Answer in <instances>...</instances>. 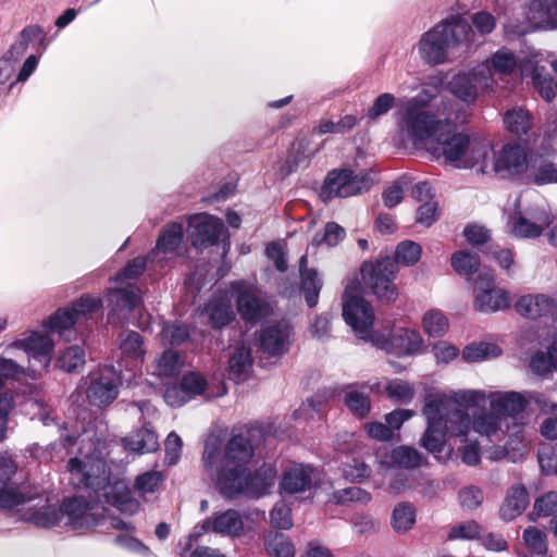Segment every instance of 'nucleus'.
<instances>
[{
  "mask_svg": "<svg viewBox=\"0 0 557 557\" xmlns=\"http://www.w3.org/2000/svg\"><path fill=\"white\" fill-rule=\"evenodd\" d=\"M252 455L250 441L243 435L232 436L224 454H221V441L218 436L211 435L207 438L202 462L223 496L234 498L245 493L259 497L274 484L276 471L271 465H263L253 476L247 471Z\"/></svg>",
  "mask_w": 557,
  "mask_h": 557,
  "instance_id": "1",
  "label": "nucleus"
},
{
  "mask_svg": "<svg viewBox=\"0 0 557 557\" xmlns=\"http://www.w3.org/2000/svg\"><path fill=\"white\" fill-rule=\"evenodd\" d=\"M252 455L250 441L243 435L232 436L224 454H221V441L218 436L211 435L207 438L202 462L223 496L234 498L245 493L259 497L274 484L276 471L271 465H263L253 476L247 471Z\"/></svg>",
  "mask_w": 557,
  "mask_h": 557,
  "instance_id": "2",
  "label": "nucleus"
},
{
  "mask_svg": "<svg viewBox=\"0 0 557 557\" xmlns=\"http://www.w3.org/2000/svg\"><path fill=\"white\" fill-rule=\"evenodd\" d=\"M484 401L485 392L481 389L429 393L422 409L426 429L421 446L437 460H447L451 449L445 451V436H467L470 431V416L467 410Z\"/></svg>",
  "mask_w": 557,
  "mask_h": 557,
  "instance_id": "3",
  "label": "nucleus"
},
{
  "mask_svg": "<svg viewBox=\"0 0 557 557\" xmlns=\"http://www.w3.org/2000/svg\"><path fill=\"white\" fill-rule=\"evenodd\" d=\"M437 92L438 88L436 86L428 85L417 96L401 100L396 112L397 126L401 138L426 152L431 151V146H434L450 120L453 108L450 100L441 103L444 119L426 110L436 98Z\"/></svg>",
  "mask_w": 557,
  "mask_h": 557,
  "instance_id": "4",
  "label": "nucleus"
},
{
  "mask_svg": "<svg viewBox=\"0 0 557 557\" xmlns=\"http://www.w3.org/2000/svg\"><path fill=\"white\" fill-rule=\"evenodd\" d=\"M67 470L73 483L78 487L92 490L98 498H104L106 503L115 507L121 512L134 513L139 504L132 497L127 484L123 480L109 481L107 466L103 459L95 455H88L85 459L71 458Z\"/></svg>",
  "mask_w": 557,
  "mask_h": 557,
  "instance_id": "5",
  "label": "nucleus"
},
{
  "mask_svg": "<svg viewBox=\"0 0 557 557\" xmlns=\"http://www.w3.org/2000/svg\"><path fill=\"white\" fill-rule=\"evenodd\" d=\"M429 153L454 169L485 174L491 144L465 132H454V124L449 120Z\"/></svg>",
  "mask_w": 557,
  "mask_h": 557,
  "instance_id": "6",
  "label": "nucleus"
},
{
  "mask_svg": "<svg viewBox=\"0 0 557 557\" xmlns=\"http://www.w3.org/2000/svg\"><path fill=\"white\" fill-rule=\"evenodd\" d=\"M473 32L468 21L450 16L422 34L417 49L421 60L429 65L451 62L457 52L472 41Z\"/></svg>",
  "mask_w": 557,
  "mask_h": 557,
  "instance_id": "7",
  "label": "nucleus"
},
{
  "mask_svg": "<svg viewBox=\"0 0 557 557\" xmlns=\"http://www.w3.org/2000/svg\"><path fill=\"white\" fill-rule=\"evenodd\" d=\"M421 253L422 248L418 243L404 240L397 245L395 259L385 257L375 263H364L361 268L362 280L380 300L395 301L398 293L393 281L398 272V263L413 265L420 260Z\"/></svg>",
  "mask_w": 557,
  "mask_h": 557,
  "instance_id": "8",
  "label": "nucleus"
},
{
  "mask_svg": "<svg viewBox=\"0 0 557 557\" xmlns=\"http://www.w3.org/2000/svg\"><path fill=\"white\" fill-rule=\"evenodd\" d=\"M97 506L82 496L67 498L61 506L40 498L28 516L29 522L41 528L59 525L64 519L65 525L76 531H85L98 524Z\"/></svg>",
  "mask_w": 557,
  "mask_h": 557,
  "instance_id": "9",
  "label": "nucleus"
},
{
  "mask_svg": "<svg viewBox=\"0 0 557 557\" xmlns=\"http://www.w3.org/2000/svg\"><path fill=\"white\" fill-rule=\"evenodd\" d=\"M102 307V299L91 295H83L70 307L59 308L45 323V329L59 334L64 341H70L73 327L92 319Z\"/></svg>",
  "mask_w": 557,
  "mask_h": 557,
  "instance_id": "10",
  "label": "nucleus"
},
{
  "mask_svg": "<svg viewBox=\"0 0 557 557\" xmlns=\"http://www.w3.org/2000/svg\"><path fill=\"white\" fill-rule=\"evenodd\" d=\"M533 395H543L540 392H494L485 394V400H490L491 409L497 410L505 418V422L509 424L511 432L519 430L520 434H524V426L530 421V414L527 412L529 404L534 403Z\"/></svg>",
  "mask_w": 557,
  "mask_h": 557,
  "instance_id": "11",
  "label": "nucleus"
},
{
  "mask_svg": "<svg viewBox=\"0 0 557 557\" xmlns=\"http://www.w3.org/2000/svg\"><path fill=\"white\" fill-rule=\"evenodd\" d=\"M488 63H480L470 71L455 74L447 83L448 91L463 103L473 104L481 95L493 88Z\"/></svg>",
  "mask_w": 557,
  "mask_h": 557,
  "instance_id": "12",
  "label": "nucleus"
},
{
  "mask_svg": "<svg viewBox=\"0 0 557 557\" xmlns=\"http://www.w3.org/2000/svg\"><path fill=\"white\" fill-rule=\"evenodd\" d=\"M527 196H533L537 201L511 218V233L519 238H536L553 223L554 216L547 201L536 191Z\"/></svg>",
  "mask_w": 557,
  "mask_h": 557,
  "instance_id": "13",
  "label": "nucleus"
},
{
  "mask_svg": "<svg viewBox=\"0 0 557 557\" xmlns=\"http://www.w3.org/2000/svg\"><path fill=\"white\" fill-rule=\"evenodd\" d=\"M372 183L373 181L367 172L355 173L350 169H335L330 171L325 177L322 196L324 199L356 196L369 190Z\"/></svg>",
  "mask_w": 557,
  "mask_h": 557,
  "instance_id": "14",
  "label": "nucleus"
},
{
  "mask_svg": "<svg viewBox=\"0 0 557 557\" xmlns=\"http://www.w3.org/2000/svg\"><path fill=\"white\" fill-rule=\"evenodd\" d=\"M343 317L359 338L371 343L376 334L372 329L374 321L372 307L350 288H347L344 294Z\"/></svg>",
  "mask_w": 557,
  "mask_h": 557,
  "instance_id": "15",
  "label": "nucleus"
},
{
  "mask_svg": "<svg viewBox=\"0 0 557 557\" xmlns=\"http://www.w3.org/2000/svg\"><path fill=\"white\" fill-rule=\"evenodd\" d=\"M121 384V370L114 366H103L89 374L87 399L92 406L106 407L117 397Z\"/></svg>",
  "mask_w": 557,
  "mask_h": 557,
  "instance_id": "16",
  "label": "nucleus"
},
{
  "mask_svg": "<svg viewBox=\"0 0 557 557\" xmlns=\"http://www.w3.org/2000/svg\"><path fill=\"white\" fill-rule=\"evenodd\" d=\"M243 515L235 509L213 512L194 527L191 536L199 537L206 533H214L223 537H239L244 534Z\"/></svg>",
  "mask_w": 557,
  "mask_h": 557,
  "instance_id": "17",
  "label": "nucleus"
},
{
  "mask_svg": "<svg viewBox=\"0 0 557 557\" xmlns=\"http://www.w3.org/2000/svg\"><path fill=\"white\" fill-rule=\"evenodd\" d=\"M487 165L485 174L495 173L503 177L522 174L530 168L524 149L512 144L503 146L497 152L491 148Z\"/></svg>",
  "mask_w": 557,
  "mask_h": 557,
  "instance_id": "18",
  "label": "nucleus"
},
{
  "mask_svg": "<svg viewBox=\"0 0 557 557\" xmlns=\"http://www.w3.org/2000/svg\"><path fill=\"white\" fill-rule=\"evenodd\" d=\"M474 285V306L479 311L490 313L509 307V296L505 290L495 287L491 270L480 271Z\"/></svg>",
  "mask_w": 557,
  "mask_h": 557,
  "instance_id": "19",
  "label": "nucleus"
},
{
  "mask_svg": "<svg viewBox=\"0 0 557 557\" xmlns=\"http://www.w3.org/2000/svg\"><path fill=\"white\" fill-rule=\"evenodd\" d=\"M528 18L527 25H506L507 35L523 36L540 28H557V0H532L529 5Z\"/></svg>",
  "mask_w": 557,
  "mask_h": 557,
  "instance_id": "20",
  "label": "nucleus"
},
{
  "mask_svg": "<svg viewBox=\"0 0 557 557\" xmlns=\"http://www.w3.org/2000/svg\"><path fill=\"white\" fill-rule=\"evenodd\" d=\"M230 288L236 295L237 310L243 320L255 323L267 313L268 304L253 284L238 280L232 282Z\"/></svg>",
  "mask_w": 557,
  "mask_h": 557,
  "instance_id": "21",
  "label": "nucleus"
},
{
  "mask_svg": "<svg viewBox=\"0 0 557 557\" xmlns=\"http://www.w3.org/2000/svg\"><path fill=\"white\" fill-rule=\"evenodd\" d=\"M188 232L193 246L198 249L216 245L227 234L223 221L207 213L191 215Z\"/></svg>",
  "mask_w": 557,
  "mask_h": 557,
  "instance_id": "22",
  "label": "nucleus"
},
{
  "mask_svg": "<svg viewBox=\"0 0 557 557\" xmlns=\"http://www.w3.org/2000/svg\"><path fill=\"white\" fill-rule=\"evenodd\" d=\"M371 343L389 354L410 356L421 350L423 338L416 330L397 327L394 329L388 336L376 333Z\"/></svg>",
  "mask_w": 557,
  "mask_h": 557,
  "instance_id": "23",
  "label": "nucleus"
},
{
  "mask_svg": "<svg viewBox=\"0 0 557 557\" xmlns=\"http://www.w3.org/2000/svg\"><path fill=\"white\" fill-rule=\"evenodd\" d=\"M320 480V472L310 465H295L288 468L280 483L281 494H299L313 488Z\"/></svg>",
  "mask_w": 557,
  "mask_h": 557,
  "instance_id": "24",
  "label": "nucleus"
},
{
  "mask_svg": "<svg viewBox=\"0 0 557 557\" xmlns=\"http://www.w3.org/2000/svg\"><path fill=\"white\" fill-rule=\"evenodd\" d=\"M11 346L23 349L27 354L30 369L35 371L36 363L40 369L48 368L54 344L47 334L32 332L29 336L15 341Z\"/></svg>",
  "mask_w": 557,
  "mask_h": 557,
  "instance_id": "25",
  "label": "nucleus"
},
{
  "mask_svg": "<svg viewBox=\"0 0 557 557\" xmlns=\"http://www.w3.org/2000/svg\"><path fill=\"white\" fill-rule=\"evenodd\" d=\"M293 327L287 321L265 326L259 335L261 349L270 356H282L289 350Z\"/></svg>",
  "mask_w": 557,
  "mask_h": 557,
  "instance_id": "26",
  "label": "nucleus"
},
{
  "mask_svg": "<svg viewBox=\"0 0 557 557\" xmlns=\"http://www.w3.org/2000/svg\"><path fill=\"white\" fill-rule=\"evenodd\" d=\"M470 429L491 441L502 440L506 434L511 433L505 418L497 410L491 408L475 411L472 419L470 418Z\"/></svg>",
  "mask_w": 557,
  "mask_h": 557,
  "instance_id": "27",
  "label": "nucleus"
},
{
  "mask_svg": "<svg viewBox=\"0 0 557 557\" xmlns=\"http://www.w3.org/2000/svg\"><path fill=\"white\" fill-rule=\"evenodd\" d=\"M520 72L522 76H531L534 88L541 97L550 101L557 92V84L544 65H540L539 54L532 53L529 61H521Z\"/></svg>",
  "mask_w": 557,
  "mask_h": 557,
  "instance_id": "28",
  "label": "nucleus"
},
{
  "mask_svg": "<svg viewBox=\"0 0 557 557\" xmlns=\"http://www.w3.org/2000/svg\"><path fill=\"white\" fill-rule=\"evenodd\" d=\"M319 150L310 148L309 139L301 137L297 138L288 151L287 158L280 161L277 164V175L285 178L289 174L297 171L299 168H305L309 164L310 159Z\"/></svg>",
  "mask_w": 557,
  "mask_h": 557,
  "instance_id": "29",
  "label": "nucleus"
},
{
  "mask_svg": "<svg viewBox=\"0 0 557 557\" xmlns=\"http://www.w3.org/2000/svg\"><path fill=\"white\" fill-rule=\"evenodd\" d=\"M379 383L373 385L368 384H349L346 386L344 404L350 412L358 418H366L371 409V400L369 397L370 392L377 391Z\"/></svg>",
  "mask_w": 557,
  "mask_h": 557,
  "instance_id": "30",
  "label": "nucleus"
},
{
  "mask_svg": "<svg viewBox=\"0 0 557 557\" xmlns=\"http://www.w3.org/2000/svg\"><path fill=\"white\" fill-rule=\"evenodd\" d=\"M527 434H520V431H513L508 434V440L504 446H492L485 450V456L492 461L508 459L517 462L523 455V450L528 445Z\"/></svg>",
  "mask_w": 557,
  "mask_h": 557,
  "instance_id": "31",
  "label": "nucleus"
},
{
  "mask_svg": "<svg viewBox=\"0 0 557 557\" xmlns=\"http://www.w3.org/2000/svg\"><path fill=\"white\" fill-rule=\"evenodd\" d=\"M504 124L512 136L524 144L531 143L534 132L532 116L529 111L522 108L508 110L504 115Z\"/></svg>",
  "mask_w": 557,
  "mask_h": 557,
  "instance_id": "32",
  "label": "nucleus"
},
{
  "mask_svg": "<svg viewBox=\"0 0 557 557\" xmlns=\"http://www.w3.org/2000/svg\"><path fill=\"white\" fill-rule=\"evenodd\" d=\"M203 310L213 329H222L235 319L231 299L225 294H213Z\"/></svg>",
  "mask_w": 557,
  "mask_h": 557,
  "instance_id": "33",
  "label": "nucleus"
},
{
  "mask_svg": "<svg viewBox=\"0 0 557 557\" xmlns=\"http://www.w3.org/2000/svg\"><path fill=\"white\" fill-rule=\"evenodd\" d=\"M9 482H0V508L13 509L18 506H23L25 509V519L29 521L28 516L40 498H45L40 495H28L23 492L20 487H9Z\"/></svg>",
  "mask_w": 557,
  "mask_h": 557,
  "instance_id": "34",
  "label": "nucleus"
},
{
  "mask_svg": "<svg viewBox=\"0 0 557 557\" xmlns=\"http://www.w3.org/2000/svg\"><path fill=\"white\" fill-rule=\"evenodd\" d=\"M529 503L527 488L521 484L513 485L507 491L499 509V516L505 521H511L525 510Z\"/></svg>",
  "mask_w": 557,
  "mask_h": 557,
  "instance_id": "35",
  "label": "nucleus"
},
{
  "mask_svg": "<svg viewBox=\"0 0 557 557\" xmlns=\"http://www.w3.org/2000/svg\"><path fill=\"white\" fill-rule=\"evenodd\" d=\"M553 306V299L543 294L523 295L515 305L517 312L529 319H536L549 313Z\"/></svg>",
  "mask_w": 557,
  "mask_h": 557,
  "instance_id": "36",
  "label": "nucleus"
},
{
  "mask_svg": "<svg viewBox=\"0 0 557 557\" xmlns=\"http://www.w3.org/2000/svg\"><path fill=\"white\" fill-rule=\"evenodd\" d=\"M183 225L177 222L168 224L160 234L156 249L148 255V259L153 261L160 253H171L178 249L183 242Z\"/></svg>",
  "mask_w": 557,
  "mask_h": 557,
  "instance_id": "37",
  "label": "nucleus"
},
{
  "mask_svg": "<svg viewBox=\"0 0 557 557\" xmlns=\"http://www.w3.org/2000/svg\"><path fill=\"white\" fill-rule=\"evenodd\" d=\"M307 256H301L299 260L301 290L305 295L307 305L309 307H314L318 304L319 294L322 288V281L314 269L307 268Z\"/></svg>",
  "mask_w": 557,
  "mask_h": 557,
  "instance_id": "38",
  "label": "nucleus"
},
{
  "mask_svg": "<svg viewBox=\"0 0 557 557\" xmlns=\"http://www.w3.org/2000/svg\"><path fill=\"white\" fill-rule=\"evenodd\" d=\"M521 61H529V59H518L508 48H500L483 63H488L494 81L495 74L500 76L511 75L518 67L520 69Z\"/></svg>",
  "mask_w": 557,
  "mask_h": 557,
  "instance_id": "39",
  "label": "nucleus"
},
{
  "mask_svg": "<svg viewBox=\"0 0 557 557\" xmlns=\"http://www.w3.org/2000/svg\"><path fill=\"white\" fill-rule=\"evenodd\" d=\"M123 443L127 450L138 454L152 453L159 447L157 434L147 426L132 432L123 440Z\"/></svg>",
  "mask_w": 557,
  "mask_h": 557,
  "instance_id": "40",
  "label": "nucleus"
},
{
  "mask_svg": "<svg viewBox=\"0 0 557 557\" xmlns=\"http://www.w3.org/2000/svg\"><path fill=\"white\" fill-rule=\"evenodd\" d=\"M138 292V288H136L133 284H126L125 286L109 290L107 300L109 306H111L114 311H131L135 309L140 301Z\"/></svg>",
  "mask_w": 557,
  "mask_h": 557,
  "instance_id": "41",
  "label": "nucleus"
},
{
  "mask_svg": "<svg viewBox=\"0 0 557 557\" xmlns=\"http://www.w3.org/2000/svg\"><path fill=\"white\" fill-rule=\"evenodd\" d=\"M252 366L251 350L244 346H237L228 360V372L235 382H242L249 376Z\"/></svg>",
  "mask_w": 557,
  "mask_h": 557,
  "instance_id": "42",
  "label": "nucleus"
},
{
  "mask_svg": "<svg viewBox=\"0 0 557 557\" xmlns=\"http://www.w3.org/2000/svg\"><path fill=\"white\" fill-rule=\"evenodd\" d=\"M535 405L547 418L541 425V433L548 440L557 438V403L553 401L546 395H533Z\"/></svg>",
  "mask_w": 557,
  "mask_h": 557,
  "instance_id": "43",
  "label": "nucleus"
},
{
  "mask_svg": "<svg viewBox=\"0 0 557 557\" xmlns=\"http://www.w3.org/2000/svg\"><path fill=\"white\" fill-rule=\"evenodd\" d=\"M416 507L408 502L398 503L392 512L391 525L396 533L404 534L416 523Z\"/></svg>",
  "mask_w": 557,
  "mask_h": 557,
  "instance_id": "44",
  "label": "nucleus"
},
{
  "mask_svg": "<svg viewBox=\"0 0 557 557\" xmlns=\"http://www.w3.org/2000/svg\"><path fill=\"white\" fill-rule=\"evenodd\" d=\"M529 170L535 185L557 184V163L543 158L535 159Z\"/></svg>",
  "mask_w": 557,
  "mask_h": 557,
  "instance_id": "45",
  "label": "nucleus"
},
{
  "mask_svg": "<svg viewBox=\"0 0 557 557\" xmlns=\"http://www.w3.org/2000/svg\"><path fill=\"white\" fill-rule=\"evenodd\" d=\"M183 361L178 352L168 349L154 360L153 373L159 377H171L181 372Z\"/></svg>",
  "mask_w": 557,
  "mask_h": 557,
  "instance_id": "46",
  "label": "nucleus"
},
{
  "mask_svg": "<svg viewBox=\"0 0 557 557\" xmlns=\"http://www.w3.org/2000/svg\"><path fill=\"white\" fill-rule=\"evenodd\" d=\"M120 349L122 354L134 360H140L146 350L141 336L135 331H124L120 335Z\"/></svg>",
  "mask_w": 557,
  "mask_h": 557,
  "instance_id": "47",
  "label": "nucleus"
},
{
  "mask_svg": "<svg viewBox=\"0 0 557 557\" xmlns=\"http://www.w3.org/2000/svg\"><path fill=\"white\" fill-rule=\"evenodd\" d=\"M502 354V349L492 343L479 342L472 343L462 350V358L467 362H480L491 357Z\"/></svg>",
  "mask_w": 557,
  "mask_h": 557,
  "instance_id": "48",
  "label": "nucleus"
},
{
  "mask_svg": "<svg viewBox=\"0 0 557 557\" xmlns=\"http://www.w3.org/2000/svg\"><path fill=\"white\" fill-rule=\"evenodd\" d=\"M267 552L275 557H294V546L286 536L276 531L269 532L264 537Z\"/></svg>",
  "mask_w": 557,
  "mask_h": 557,
  "instance_id": "49",
  "label": "nucleus"
},
{
  "mask_svg": "<svg viewBox=\"0 0 557 557\" xmlns=\"http://www.w3.org/2000/svg\"><path fill=\"white\" fill-rule=\"evenodd\" d=\"M384 389L392 400L403 405L410 404L416 395L413 385L401 379L389 380Z\"/></svg>",
  "mask_w": 557,
  "mask_h": 557,
  "instance_id": "50",
  "label": "nucleus"
},
{
  "mask_svg": "<svg viewBox=\"0 0 557 557\" xmlns=\"http://www.w3.org/2000/svg\"><path fill=\"white\" fill-rule=\"evenodd\" d=\"M422 460L423 456L410 446H397L392 451V461L399 468L414 469L422 463Z\"/></svg>",
  "mask_w": 557,
  "mask_h": 557,
  "instance_id": "51",
  "label": "nucleus"
},
{
  "mask_svg": "<svg viewBox=\"0 0 557 557\" xmlns=\"http://www.w3.org/2000/svg\"><path fill=\"white\" fill-rule=\"evenodd\" d=\"M422 325L426 334L432 337H441L448 330V320L445 314L437 310H428L422 319Z\"/></svg>",
  "mask_w": 557,
  "mask_h": 557,
  "instance_id": "52",
  "label": "nucleus"
},
{
  "mask_svg": "<svg viewBox=\"0 0 557 557\" xmlns=\"http://www.w3.org/2000/svg\"><path fill=\"white\" fill-rule=\"evenodd\" d=\"M85 364V351L78 345H73L65 348L57 359V366L66 371H77Z\"/></svg>",
  "mask_w": 557,
  "mask_h": 557,
  "instance_id": "53",
  "label": "nucleus"
},
{
  "mask_svg": "<svg viewBox=\"0 0 557 557\" xmlns=\"http://www.w3.org/2000/svg\"><path fill=\"white\" fill-rule=\"evenodd\" d=\"M327 398L324 395L317 394L310 398H308L305 403H302L298 409H296L293 413L294 419L299 420H308L314 419L315 416H320L323 413L326 406Z\"/></svg>",
  "mask_w": 557,
  "mask_h": 557,
  "instance_id": "54",
  "label": "nucleus"
},
{
  "mask_svg": "<svg viewBox=\"0 0 557 557\" xmlns=\"http://www.w3.org/2000/svg\"><path fill=\"white\" fill-rule=\"evenodd\" d=\"M530 367L537 374H545L552 369L557 370V341L549 346L547 356L544 352L534 354Z\"/></svg>",
  "mask_w": 557,
  "mask_h": 557,
  "instance_id": "55",
  "label": "nucleus"
},
{
  "mask_svg": "<svg viewBox=\"0 0 557 557\" xmlns=\"http://www.w3.org/2000/svg\"><path fill=\"white\" fill-rule=\"evenodd\" d=\"M480 265L479 257L465 250H459L451 256V267L460 274L470 276L474 274Z\"/></svg>",
  "mask_w": 557,
  "mask_h": 557,
  "instance_id": "56",
  "label": "nucleus"
},
{
  "mask_svg": "<svg viewBox=\"0 0 557 557\" xmlns=\"http://www.w3.org/2000/svg\"><path fill=\"white\" fill-rule=\"evenodd\" d=\"M371 494L358 486H350L335 491L331 496V502L337 505H347L349 503L368 504L371 500Z\"/></svg>",
  "mask_w": 557,
  "mask_h": 557,
  "instance_id": "57",
  "label": "nucleus"
},
{
  "mask_svg": "<svg viewBox=\"0 0 557 557\" xmlns=\"http://www.w3.org/2000/svg\"><path fill=\"white\" fill-rule=\"evenodd\" d=\"M162 482V473L156 470H150L139 474L135 479L134 488L139 495L145 496L148 493L156 492Z\"/></svg>",
  "mask_w": 557,
  "mask_h": 557,
  "instance_id": "58",
  "label": "nucleus"
},
{
  "mask_svg": "<svg viewBox=\"0 0 557 557\" xmlns=\"http://www.w3.org/2000/svg\"><path fill=\"white\" fill-rule=\"evenodd\" d=\"M181 383L189 400L197 396L203 395L208 386L207 380L203 377V375L197 372H188L184 374Z\"/></svg>",
  "mask_w": 557,
  "mask_h": 557,
  "instance_id": "59",
  "label": "nucleus"
},
{
  "mask_svg": "<svg viewBox=\"0 0 557 557\" xmlns=\"http://www.w3.org/2000/svg\"><path fill=\"white\" fill-rule=\"evenodd\" d=\"M189 337L187 326L178 323L164 324L161 331V339L164 344L178 346Z\"/></svg>",
  "mask_w": 557,
  "mask_h": 557,
  "instance_id": "60",
  "label": "nucleus"
},
{
  "mask_svg": "<svg viewBox=\"0 0 557 557\" xmlns=\"http://www.w3.org/2000/svg\"><path fill=\"white\" fill-rule=\"evenodd\" d=\"M342 473L346 480L361 482L370 476L371 469L366 462L352 459L351 461L343 462Z\"/></svg>",
  "mask_w": 557,
  "mask_h": 557,
  "instance_id": "61",
  "label": "nucleus"
},
{
  "mask_svg": "<svg viewBox=\"0 0 557 557\" xmlns=\"http://www.w3.org/2000/svg\"><path fill=\"white\" fill-rule=\"evenodd\" d=\"M346 235L345 230L335 222H329L325 225L322 235L317 234L313 238V244L320 245L324 243L329 247L336 246Z\"/></svg>",
  "mask_w": 557,
  "mask_h": 557,
  "instance_id": "62",
  "label": "nucleus"
},
{
  "mask_svg": "<svg viewBox=\"0 0 557 557\" xmlns=\"http://www.w3.org/2000/svg\"><path fill=\"white\" fill-rule=\"evenodd\" d=\"M545 537V534L534 527H529L523 532L525 545L536 555H544L547 552Z\"/></svg>",
  "mask_w": 557,
  "mask_h": 557,
  "instance_id": "63",
  "label": "nucleus"
},
{
  "mask_svg": "<svg viewBox=\"0 0 557 557\" xmlns=\"http://www.w3.org/2000/svg\"><path fill=\"white\" fill-rule=\"evenodd\" d=\"M270 519L273 527L287 530L293 525L290 508L284 502L274 505L270 512Z\"/></svg>",
  "mask_w": 557,
  "mask_h": 557,
  "instance_id": "64",
  "label": "nucleus"
}]
</instances>
